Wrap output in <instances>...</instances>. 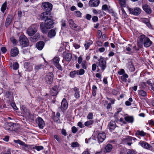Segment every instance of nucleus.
<instances>
[{
	"instance_id": "nucleus-11",
	"label": "nucleus",
	"mask_w": 154,
	"mask_h": 154,
	"mask_svg": "<svg viewBox=\"0 0 154 154\" xmlns=\"http://www.w3.org/2000/svg\"><path fill=\"white\" fill-rule=\"evenodd\" d=\"M35 121L40 128L42 129L44 128L45 123L43 119L40 117H38L35 119Z\"/></svg>"
},
{
	"instance_id": "nucleus-22",
	"label": "nucleus",
	"mask_w": 154,
	"mask_h": 154,
	"mask_svg": "<svg viewBox=\"0 0 154 154\" xmlns=\"http://www.w3.org/2000/svg\"><path fill=\"white\" fill-rule=\"evenodd\" d=\"M12 16L11 15H9L7 17L6 20L5 25L8 26L9 25L12 21Z\"/></svg>"
},
{
	"instance_id": "nucleus-25",
	"label": "nucleus",
	"mask_w": 154,
	"mask_h": 154,
	"mask_svg": "<svg viewBox=\"0 0 154 154\" xmlns=\"http://www.w3.org/2000/svg\"><path fill=\"white\" fill-rule=\"evenodd\" d=\"M125 120L128 123H132L134 120V118L131 116H127L125 117Z\"/></svg>"
},
{
	"instance_id": "nucleus-43",
	"label": "nucleus",
	"mask_w": 154,
	"mask_h": 154,
	"mask_svg": "<svg viewBox=\"0 0 154 154\" xmlns=\"http://www.w3.org/2000/svg\"><path fill=\"white\" fill-rule=\"evenodd\" d=\"M13 69L14 70H17L19 67V64L15 62L13 64Z\"/></svg>"
},
{
	"instance_id": "nucleus-37",
	"label": "nucleus",
	"mask_w": 154,
	"mask_h": 154,
	"mask_svg": "<svg viewBox=\"0 0 154 154\" xmlns=\"http://www.w3.org/2000/svg\"><path fill=\"white\" fill-rule=\"evenodd\" d=\"M94 122L93 121L89 120L85 122L84 124L85 126H88L92 125Z\"/></svg>"
},
{
	"instance_id": "nucleus-41",
	"label": "nucleus",
	"mask_w": 154,
	"mask_h": 154,
	"mask_svg": "<svg viewBox=\"0 0 154 154\" xmlns=\"http://www.w3.org/2000/svg\"><path fill=\"white\" fill-rule=\"evenodd\" d=\"M53 60L54 64H55L59 63L60 59L58 57H55L54 58Z\"/></svg>"
},
{
	"instance_id": "nucleus-8",
	"label": "nucleus",
	"mask_w": 154,
	"mask_h": 154,
	"mask_svg": "<svg viewBox=\"0 0 154 154\" xmlns=\"http://www.w3.org/2000/svg\"><path fill=\"white\" fill-rule=\"evenodd\" d=\"M140 145L143 148L150 150L154 151V146H152L146 142H140Z\"/></svg>"
},
{
	"instance_id": "nucleus-63",
	"label": "nucleus",
	"mask_w": 154,
	"mask_h": 154,
	"mask_svg": "<svg viewBox=\"0 0 154 154\" xmlns=\"http://www.w3.org/2000/svg\"><path fill=\"white\" fill-rule=\"evenodd\" d=\"M108 9L107 6L106 5H103L102 7V9L103 10L105 11Z\"/></svg>"
},
{
	"instance_id": "nucleus-53",
	"label": "nucleus",
	"mask_w": 154,
	"mask_h": 154,
	"mask_svg": "<svg viewBox=\"0 0 154 154\" xmlns=\"http://www.w3.org/2000/svg\"><path fill=\"white\" fill-rule=\"evenodd\" d=\"M78 131L77 128L75 126L72 127V131L74 134L75 133Z\"/></svg>"
},
{
	"instance_id": "nucleus-19",
	"label": "nucleus",
	"mask_w": 154,
	"mask_h": 154,
	"mask_svg": "<svg viewBox=\"0 0 154 154\" xmlns=\"http://www.w3.org/2000/svg\"><path fill=\"white\" fill-rule=\"evenodd\" d=\"M116 123L113 121H111L108 125L109 128L111 131L114 130L116 127Z\"/></svg>"
},
{
	"instance_id": "nucleus-29",
	"label": "nucleus",
	"mask_w": 154,
	"mask_h": 154,
	"mask_svg": "<svg viewBox=\"0 0 154 154\" xmlns=\"http://www.w3.org/2000/svg\"><path fill=\"white\" fill-rule=\"evenodd\" d=\"M138 94L139 96L145 97L147 96V94L143 90H139L138 91Z\"/></svg>"
},
{
	"instance_id": "nucleus-20",
	"label": "nucleus",
	"mask_w": 154,
	"mask_h": 154,
	"mask_svg": "<svg viewBox=\"0 0 154 154\" xmlns=\"http://www.w3.org/2000/svg\"><path fill=\"white\" fill-rule=\"evenodd\" d=\"M44 45V43L43 41H40L37 42L36 44L37 48L39 50H42Z\"/></svg>"
},
{
	"instance_id": "nucleus-35",
	"label": "nucleus",
	"mask_w": 154,
	"mask_h": 154,
	"mask_svg": "<svg viewBox=\"0 0 154 154\" xmlns=\"http://www.w3.org/2000/svg\"><path fill=\"white\" fill-rule=\"evenodd\" d=\"M128 77V76L127 74H124L122 75L121 77V79L122 81L124 82H126L127 80L126 79Z\"/></svg>"
},
{
	"instance_id": "nucleus-44",
	"label": "nucleus",
	"mask_w": 154,
	"mask_h": 154,
	"mask_svg": "<svg viewBox=\"0 0 154 154\" xmlns=\"http://www.w3.org/2000/svg\"><path fill=\"white\" fill-rule=\"evenodd\" d=\"M149 85L151 86L153 84V81L152 79H149L146 82Z\"/></svg>"
},
{
	"instance_id": "nucleus-31",
	"label": "nucleus",
	"mask_w": 154,
	"mask_h": 154,
	"mask_svg": "<svg viewBox=\"0 0 154 154\" xmlns=\"http://www.w3.org/2000/svg\"><path fill=\"white\" fill-rule=\"evenodd\" d=\"M14 141L15 143L19 144L22 146H23L25 147H27V145L26 144H25L24 142L19 140H14Z\"/></svg>"
},
{
	"instance_id": "nucleus-38",
	"label": "nucleus",
	"mask_w": 154,
	"mask_h": 154,
	"mask_svg": "<svg viewBox=\"0 0 154 154\" xmlns=\"http://www.w3.org/2000/svg\"><path fill=\"white\" fill-rule=\"evenodd\" d=\"M97 89V88L96 86L94 85L93 86L92 94L93 96H95L96 95Z\"/></svg>"
},
{
	"instance_id": "nucleus-49",
	"label": "nucleus",
	"mask_w": 154,
	"mask_h": 154,
	"mask_svg": "<svg viewBox=\"0 0 154 154\" xmlns=\"http://www.w3.org/2000/svg\"><path fill=\"white\" fill-rule=\"evenodd\" d=\"M35 149L38 151H40L43 149V147L42 146H35Z\"/></svg>"
},
{
	"instance_id": "nucleus-45",
	"label": "nucleus",
	"mask_w": 154,
	"mask_h": 154,
	"mask_svg": "<svg viewBox=\"0 0 154 154\" xmlns=\"http://www.w3.org/2000/svg\"><path fill=\"white\" fill-rule=\"evenodd\" d=\"M71 146L72 147L79 146V144L77 142H72L71 143Z\"/></svg>"
},
{
	"instance_id": "nucleus-59",
	"label": "nucleus",
	"mask_w": 154,
	"mask_h": 154,
	"mask_svg": "<svg viewBox=\"0 0 154 154\" xmlns=\"http://www.w3.org/2000/svg\"><path fill=\"white\" fill-rule=\"evenodd\" d=\"M61 133L64 136H66L67 135V133L66 132V131L64 129H63L62 130Z\"/></svg>"
},
{
	"instance_id": "nucleus-7",
	"label": "nucleus",
	"mask_w": 154,
	"mask_h": 154,
	"mask_svg": "<svg viewBox=\"0 0 154 154\" xmlns=\"http://www.w3.org/2000/svg\"><path fill=\"white\" fill-rule=\"evenodd\" d=\"M40 18L42 20L45 21L52 19V17L50 16V12H45L41 13Z\"/></svg>"
},
{
	"instance_id": "nucleus-54",
	"label": "nucleus",
	"mask_w": 154,
	"mask_h": 154,
	"mask_svg": "<svg viewBox=\"0 0 154 154\" xmlns=\"http://www.w3.org/2000/svg\"><path fill=\"white\" fill-rule=\"evenodd\" d=\"M92 20L94 22H96L98 21V18L97 16H94L92 18Z\"/></svg>"
},
{
	"instance_id": "nucleus-26",
	"label": "nucleus",
	"mask_w": 154,
	"mask_h": 154,
	"mask_svg": "<svg viewBox=\"0 0 154 154\" xmlns=\"http://www.w3.org/2000/svg\"><path fill=\"white\" fill-rule=\"evenodd\" d=\"M40 35L39 33H37L35 35L30 38V40L33 42H36L40 38Z\"/></svg>"
},
{
	"instance_id": "nucleus-56",
	"label": "nucleus",
	"mask_w": 154,
	"mask_h": 154,
	"mask_svg": "<svg viewBox=\"0 0 154 154\" xmlns=\"http://www.w3.org/2000/svg\"><path fill=\"white\" fill-rule=\"evenodd\" d=\"M11 150L10 149H7L6 151L2 153V154H11Z\"/></svg>"
},
{
	"instance_id": "nucleus-55",
	"label": "nucleus",
	"mask_w": 154,
	"mask_h": 154,
	"mask_svg": "<svg viewBox=\"0 0 154 154\" xmlns=\"http://www.w3.org/2000/svg\"><path fill=\"white\" fill-rule=\"evenodd\" d=\"M127 154H136L135 151L133 149L129 150L127 152Z\"/></svg>"
},
{
	"instance_id": "nucleus-47",
	"label": "nucleus",
	"mask_w": 154,
	"mask_h": 154,
	"mask_svg": "<svg viewBox=\"0 0 154 154\" xmlns=\"http://www.w3.org/2000/svg\"><path fill=\"white\" fill-rule=\"evenodd\" d=\"M54 65L58 69L61 71L62 70V67L59 63L55 64Z\"/></svg>"
},
{
	"instance_id": "nucleus-51",
	"label": "nucleus",
	"mask_w": 154,
	"mask_h": 154,
	"mask_svg": "<svg viewBox=\"0 0 154 154\" xmlns=\"http://www.w3.org/2000/svg\"><path fill=\"white\" fill-rule=\"evenodd\" d=\"M75 15L78 17H81L82 14L79 11H76L75 12Z\"/></svg>"
},
{
	"instance_id": "nucleus-52",
	"label": "nucleus",
	"mask_w": 154,
	"mask_h": 154,
	"mask_svg": "<svg viewBox=\"0 0 154 154\" xmlns=\"http://www.w3.org/2000/svg\"><path fill=\"white\" fill-rule=\"evenodd\" d=\"M52 118L54 121L56 122H58L59 120V118L55 116H52Z\"/></svg>"
},
{
	"instance_id": "nucleus-46",
	"label": "nucleus",
	"mask_w": 154,
	"mask_h": 154,
	"mask_svg": "<svg viewBox=\"0 0 154 154\" xmlns=\"http://www.w3.org/2000/svg\"><path fill=\"white\" fill-rule=\"evenodd\" d=\"M92 42H88L87 43L85 44V46L86 50H87L89 48L90 46V45H91L92 44Z\"/></svg>"
},
{
	"instance_id": "nucleus-48",
	"label": "nucleus",
	"mask_w": 154,
	"mask_h": 154,
	"mask_svg": "<svg viewBox=\"0 0 154 154\" xmlns=\"http://www.w3.org/2000/svg\"><path fill=\"white\" fill-rule=\"evenodd\" d=\"M125 70L123 69H120L118 72V74L120 75H122L125 73Z\"/></svg>"
},
{
	"instance_id": "nucleus-15",
	"label": "nucleus",
	"mask_w": 154,
	"mask_h": 154,
	"mask_svg": "<svg viewBox=\"0 0 154 154\" xmlns=\"http://www.w3.org/2000/svg\"><path fill=\"white\" fill-rule=\"evenodd\" d=\"M99 0H90L89 2V5L92 7L97 6L100 3Z\"/></svg>"
},
{
	"instance_id": "nucleus-16",
	"label": "nucleus",
	"mask_w": 154,
	"mask_h": 154,
	"mask_svg": "<svg viewBox=\"0 0 154 154\" xmlns=\"http://www.w3.org/2000/svg\"><path fill=\"white\" fill-rule=\"evenodd\" d=\"M106 137L105 133L103 132L99 133L97 136V138L99 142H102Z\"/></svg>"
},
{
	"instance_id": "nucleus-3",
	"label": "nucleus",
	"mask_w": 154,
	"mask_h": 154,
	"mask_svg": "<svg viewBox=\"0 0 154 154\" xmlns=\"http://www.w3.org/2000/svg\"><path fill=\"white\" fill-rule=\"evenodd\" d=\"M38 26L36 24H33L29 27L26 31L28 35L32 36L34 35L37 32Z\"/></svg>"
},
{
	"instance_id": "nucleus-32",
	"label": "nucleus",
	"mask_w": 154,
	"mask_h": 154,
	"mask_svg": "<svg viewBox=\"0 0 154 154\" xmlns=\"http://www.w3.org/2000/svg\"><path fill=\"white\" fill-rule=\"evenodd\" d=\"M14 141L15 143L19 144L22 146H23L25 147H27V145L26 144H25L24 142L19 140H14Z\"/></svg>"
},
{
	"instance_id": "nucleus-9",
	"label": "nucleus",
	"mask_w": 154,
	"mask_h": 154,
	"mask_svg": "<svg viewBox=\"0 0 154 154\" xmlns=\"http://www.w3.org/2000/svg\"><path fill=\"white\" fill-rule=\"evenodd\" d=\"M99 66L101 68V70L103 71L106 67V61L104 58L102 57H100V58L99 60Z\"/></svg>"
},
{
	"instance_id": "nucleus-42",
	"label": "nucleus",
	"mask_w": 154,
	"mask_h": 154,
	"mask_svg": "<svg viewBox=\"0 0 154 154\" xmlns=\"http://www.w3.org/2000/svg\"><path fill=\"white\" fill-rule=\"evenodd\" d=\"M87 118L88 119H93V113L92 112L89 113L87 116Z\"/></svg>"
},
{
	"instance_id": "nucleus-4",
	"label": "nucleus",
	"mask_w": 154,
	"mask_h": 154,
	"mask_svg": "<svg viewBox=\"0 0 154 154\" xmlns=\"http://www.w3.org/2000/svg\"><path fill=\"white\" fill-rule=\"evenodd\" d=\"M54 78V75L52 72H49L46 74L44 78L45 82L47 84H51L53 82Z\"/></svg>"
},
{
	"instance_id": "nucleus-21",
	"label": "nucleus",
	"mask_w": 154,
	"mask_h": 154,
	"mask_svg": "<svg viewBox=\"0 0 154 154\" xmlns=\"http://www.w3.org/2000/svg\"><path fill=\"white\" fill-rule=\"evenodd\" d=\"M69 23L70 26L72 29H75L76 28L77 26L75 25V23L71 19H69Z\"/></svg>"
},
{
	"instance_id": "nucleus-60",
	"label": "nucleus",
	"mask_w": 154,
	"mask_h": 154,
	"mask_svg": "<svg viewBox=\"0 0 154 154\" xmlns=\"http://www.w3.org/2000/svg\"><path fill=\"white\" fill-rule=\"evenodd\" d=\"M11 105L14 109L15 110H17L18 109V108L16 107L15 104L14 103H11Z\"/></svg>"
},
{
	"instance_id": "nucleus-58",
	"label": "nucleus",
	"mask_w": 154,
	"mask_h": 154,
	"mask_svg": "<svg viewBox=\"0 0 154 154\" xmlns=\"http://www.w3.org/2000/svg\"><path fill=\"white\" fill-rule=\"evenodd\" d=\"M75 97L76 98H79L80 97L79 92H75Z\"/></svg>"
},
{
	"instance_id": "nucleus-28",
	"label": "nucleus",
	"mask_w": 154,
	"mask_h": 154,
	"mask_svg": "<svg viewBox=\"0 0 154 154\" xmlns=\"http://www.w3.org/2000/svg\"><path fill=\"white\" fill-rule=\"evenodd\" d=\"M112 148V145L110 144H108L105 147V150L106 152H109L111 151Z\"/></svg>"
},
{
	"instance_id": "nucleus-30",
	"label": "nucleus",
	"mask_w": 154,
	"mask_h": 154,
	"mask_svg": "<svg viewBox=\"0 0 154 154\" xmlns=\"http://www.w3.org/2000/svg\"><path fill=\"white\" fill-rule=\"evenodd\" d=\"M44 67V65L43 64H40L35 66L34 67V70L37 72L39 69H40L43 68Z\"/></svg>"
},
{
	"instance_id": "nucleus-34",
	"label": "nucleus",
	"mask_w": 154,
	"mask_h": 154,
	"mask_svg": "<svg viewBox=\"0 0 154 154\" xmlns=\"http://www.w3.org/2000/svg\"><path fill=\"white\" fill-rule=\"evenodd\" d=\"M120 5L122 7H125L126 5V0H119Z\"/></svg>"
},
{
	"instance_id": "nucleus-61",
	"label": "nucleus",
	"mask_w": 154,
	"mask_h": 154,
	"mask_svg": "<svg viewBox=\"0 0 154 154\" xmlns=\"http://www.w3.org/2000/svg\"><path fill=\"white\" fill-rule=\"evenodd\" d=\"M54 138L56 139V140L58 142H60V140L58 135H54Z\"/></svg>"
},
{
	"instance_id": "nucleus-27",
	"label": "nucleus",
	"mask_w": 154,
	"mask_h": 154,
	"mask_svg": "<svg viewBox=\"0 0 154 154\" xmlns=\"http://www.w3.org/2000/svg\"><path fill=\"white\" fill-rule=\"evenodd\" d=\"M135 134L136 135H138L142 137H144L146 135V133L144 132L143 131H140L139 130L136 131Z\"/></svg>"
},
{
	"instance_id": "nucleus-40",
	"label": "nucleus",
	"mask_w": 154,
	"mask_h": 154,
	"mask_svg": "<svg viewBox=\"0 0 154 154\" xmlns=\"http://www.w3.org/2000/svg\"><path fill=\"white\" fill-rule=\"evenodd\" d=\"M7 7V4L6 2L4 3L2 5L1 8V11L4 13L5 11V10Z\"/></svg>"
},
{
	"instance_id": "nucleus-64",
	"label": "nucleus",
	"mask_w": 154,
	"mask_h": 154,
	"mask_svg": "<svg viewBox=\"0 0 154 154\" xmlns=\"http://www.w3.org/2000/svg\"><path fill=\"white\" fill-rule=\"evenodd\" d=\"M1 50L4 53H5L7 51L6 49L4 47H2L1 48Z\"/></svg>"
},
{
	"instance_id": "nucleus-13",
	"label": "nucleus",
	"mask_w": 154,
	"mask_h": 154,
	"mask_svg": "<svg viewBox=\"0 0 154 154\" xmlns=\"http://www.w3.org/2000/svg\"><path fill=\"white\" fill-rule=\"evenodd\" d=\"M128 10L130 13L135 15H139L141 12L140 9L137 8L134 9L129 8Z\"/></svg>"
},
{
	"instance_id": "nucleus-17",
	"label": "nucleus",
	"mask_w": 154,
	"mask_h": 154,
	"mask_svg": "<svg viewBox=\"0 0 154 154\" xmlns=\"http://www.w3.org/2000/svg\"><path fill=\"white\" fill-rule=\"evenodd\" d=\"M18 49L17 47H14L11 49V56L15 57L18 55Z\"/></svg>"
},
{
	"instance_id": "nucleus-23",
	"label": "nucleus",
	"mask_w": 154,
	"mask_h": 154,
	"mask_svg": "<svg viewBox=\"0 0 154 154\" xmlns=\"http://www.w3.org/2000/svg\"><path fill=\"white\" fill-rule=\"evenodd\" d=\"M64 59L67 61H70L72 58V54L71 53H67L64 54Z\"/></svg>"
},
{
	"instance_id": "nucleus-36",
	"label": "nucleus",
	"mask_w": 154,
	"mask_h": 154,
	"mask_svg": "<svg viewBox=\"0 0 154 154\" xmlns=\"http://www.w3.org/2000/svg\"><path fill=\"white\" fill-rule=\"evenodd\" d=\"M77 70H74V71L71 72L69 74L71 78L74 77L76 75H77Z\"/></svg>"
},
{
	"instance_id": "nucleus-12",
	"label": "nucleus",
	"mask_w": 154,
	"mask_h": 154,
	"mask_svg": "<svg viewBox=\"0 0 154 154\" xmlns=\"http://www.w3.org/2000/svg\"><path fill=\"white\" fill-rule=\"evenodd\" d=\"M67 107L68 103L67 101L65 98H64L61 102L60 109L62 111H63L67 109Z\"/></svg>"
},
{
	"instance_id": "nucleus-62",
	"label": "nucleus",
	"mask_w": 154,
	"mask_h": 154,
	"mask_svg": "<svg viewBox=\"0 0 154 154\" xmlns=\"http://www.w3.org/2000/svg\"><path fill=\"white\" fill-rule=\"evenodd\" d=\"M73 46L76 49H78L80 47V46L79 45L75 43L73 44Z\"/></svg>"
},
{
	"instance_id": "nucleus-39",
	"label": "nucleus",
	"mask_w": 154,
	"mask_h": 154,
	"mask_svg": "<svg viewBox=\"0 0 154 154\" xmlns=\"http://www.w3.org/2000/svg\"><path fill=\"white\" fill-rule=\"evenodd\" d=\"M78 75H83L85 72L83 69H81L79 70H77Z\"/></svg>"
},
{
	"instance_id": "nucleus-14",
	"label": "nucleus",
	"mask_w": 154,
	"mask_h": 154,
	"mask_svg": "<svg viewBox=\"0 0 154 154\" xmlns=\"http://www.w3.org/2000/svg\"><path fill=\"white\" fill-rule=\"evenodd\" d=\"M59 87L57 85H55L52 87L50 91V94L51 95L54 96L57 95L58 92Z\"/></svg>"
},
{
	"instance_id": "nucleus-50",
	"label": "nucleus",
	"mask_w": 154,
	"mask_h": 154,
	"mask_svg": "<svg viewBox=\"0 0 154 154\" xmlns=\"http://www.w3.org/2000/svg\"><path fill=\"white\" fill-rule=\"evenodd\" d=\"M66 21L63 19H62L61 21V24L63 27H65L66 26Z\"/></svg>"
},
{
	"instance_id": "nucleus-1",
	"label": "nucleus",
	"mask_w": 154,
	"mask_h": 154,
	"mask_svg": "<svg viewBox=\"0 0 154 154\" xmlns=\"http://www.w3.org/2000/svg\"><path fill=\"white\" fill-rule=\"evenodd\" d=\"M152 43L149 38L144 35H140L137 40V45L140 48L143 47V45L145 47H148L151 46Z\"/></svg>"
},
{
	"instance_id": "nucleus-6",
	"label": "nucleus",
	"mask_w": 154,
	"mask_h": 154,
	"mask_svg": "<svg viewBox=\"0 0 154 154\" xmlns=\"http://www.w3.org/2000/svg\"><path fill=\"white\" fill-rule=\"evenodd\" d=\"M19 41L20 44L23 47H26L29 44V41L25 35H22L20 36L19 38Z\"/></svg>"
},
{
	"instance_id": "nucleus-5",
	"label": "nucleus",
	"mask_w": 154,
	"mask_h": 154,
	"mask_svg": "<svg viewBox=\"0 0 154 154\" xmlns=\"http://www.w3.org/2000/svg\"><path fill=\"white\" fill-rule=\"evenodd\" d=\"M52 4L48 2H44L42 4V8L46 12H50L52 10Z\"/></svg>"
},
{
	"instance_id": "nucleus-18",
	"label": "nucleus",
	"mask_w": 154,
	"mask_h": 154,
	"mask_svg": "<svg viewBox=\"0 0 154 154\" xmlns=\"http://www.w3.org/2000/svg\"><path fill=\"white\" fill-rule=\"evenodd\" d=\"M142 8L144 11L147 14H150L151 13V10L150 7L147 4L143 5Z\"/></svg>"
},
{
	"instance_id": "nucleus-57",
	"label": "nucleus",
	"mask_w": 154,
	"mask_h": 154,
	"mask_svg": "<svg viewBox=\"0 0 154 154\" xmlns=\"http://www.w3.org/2000/svg\"><path fill=\"white\" fill-rule=\"evenodd\" d=\"M146 85L144 82H142L140 83V86L143 88H145L146 86Z\"/></svg>"
},
{
	"instance_id": "nucleus-24",
	"label": "nucleus",
	"mask_w": 154,
	"mask_h": 154,
	"mask_svg": "<svg viewBox=\"0 0 154 154\" xmlns=\"http://www.w3.org/2000/svg\"><path fill=\"white\" fill-rule=\"evenodd\" d=\"M56 34V32L54 30L52 29L48 33V37L50 38H51L54 36Z\"/></svg>"
},
{
	"instance_id": "nucleus-2",
	"label": "nucleus",
	"mask_w": 154,
	"mask_h": 154,
	"mask_svg": "<svg viewBox=\"0 0 154 154\" xmlns=\"http://www.w3.org/2000/svg\"><path fill=\"white\" fill-rule=\"evenodd\" d=\"M54 22L52 19L45 21L44 23H42L40 25L42 32L43 33H47L48 29L52 28L54 27Z\"/></svg>"
},
{
	"instance_id": "nucleus-10",
	"label": "nucleus",
	"mask_w": 154,
	"mask_h": 154,
	"mask_svg": "<svg viewBox=\"0 0 154 154\" xmlns=\"http://www.w3.org/2000/svg\"><path fill=\"white\" fill-rule=\"evenodd\" d=\"M15 125V124L12 122L6 123L4 125V128L7 130L10 131L15 130V128H14V127Z\"/></svg>"
},
{
	"instance_id": "nucleus-33",
	"label": "nucleus",
	"mask_w": 154,
	"mask_h": 154,
	"mask_svg": "<svg viewBox=\"0 0 154 154\" xmlns=\"http://www.w3.org/2000/svg\"><path fill=\"white\" fill-rule=\"evenodd\" d=\"M133 138V137H131L128 136L126 138V141L128 142L127 144L128 145L130 146L132 144V143L130 142L132 140Z\"/></svg>"
}]
</instances>
